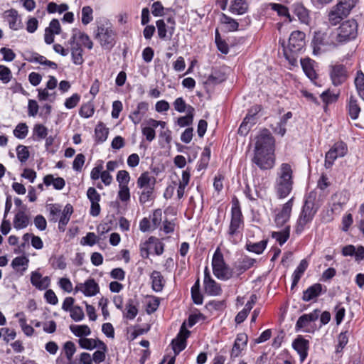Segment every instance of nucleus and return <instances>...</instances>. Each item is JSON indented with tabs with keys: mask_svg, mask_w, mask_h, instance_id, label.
Listing matches in <instances>:
<instances>
[{
	"mask_svg": "<svg viewBox=\"0 0 364 364\" xmlns=\"http://www.w3.org/2000/svg\"><path fill=\"white\" fill-rule=\"evenodd\" d=\"M71 332L77 337L80 338L82 336H87L90 335V328L87 325H71L70 326Z\"/></svg>",
	"mask_w": 364,
	"mask_h": 364,
	"instance_id": "4c0bfd02",
	"label": "nucleus"
},
{
	"mask_svg": "<svg viewBox=\"0 0 364 364\" xmlns=\"http://www.w3.org/2000/svg\"><path fill=\"white\" fill-rule=\"evenodd\" d=\"M12 78V73L11 70L3 65H0V80L3 83L6 84L11 81Z\"/></svg>",
	"mask_w": 364,
	"mask_h": 364,
	"instance_id": "052dcab7",
	"label": "nucleus"
},
{
	"mask_svg": "<svg viewBox=\"0 0 364 364\" xmlns=\"http://www.w3.org/2000/svg\"><path fill=\"white\" fill-rule=\"evenodd\" d=\"M73 213V208L70 204H67L60 216L58 223V229L60 232H64L65 230V226L68 223L70 216Z\"/></svg>",
	"mask_w": 364,
	"mask_h": 364,
	"instance_id": "393cba45",
	"label": "nucleus"
},
{
	"mask_svg": "<svg viewBox=\"0 0 364 364\" xmlns=\"http://www.w3.org/2000/svg\"><path fill=\"white\" fill-rule=\"evenodd\" d=\"M188 105H187L183 97H178L173 102L174 109L178 112H188Z\"/></svg>",
	"mask_w": 364,
	"mask_h": 364,
	"instance_id": "774afa93",
	"label": "nucleus"
},
{
	"mask_svg": "<svg viewBox=\"0 0 364 364\" xmlns=\"http://www.w3.org/2000/svg\"><path fill=\"white\" fill-rule=\"evenodd\" d=\"M38 97L40 100H49L53 102L55 99V92L50 93L46 88L38 89Z\"/></svg>",
	"mask_w": 364,
	"mask_h": 364,
	"instance_id": "338daca9",
	"label": "nucleus"
},
{
	"mask_svg": "<svg viewBox=\"0 0 364 364\" xmlns=\"http://www.w3.org/2000/svg\"><path fill=\"white\" fill-rule=\"evenodd\" d=\"M245 194L250 200H256L259 198H262V190L255 187L252 190L249 185H247L245 189Z\"/></svg>",
	"mask_w": 364,
	"mask_h": 364,
	"instance_id": "09e8293b",
	"label": "nucleus"
},
{
	"mask_svg": "<svg viewBox=\"0 0 364 364\" xmlns=\"http://www.w3.org/2000/svg\"><path fill=\"white\" fill-rule=\"evenodd\" d=\"M94 37L103 49L109 50L116 43L117 33L109 23H101L97 26Z\"/></svg>",
	"mask_w": 364,
	"mask_h": 364,
	"instance_id": "39448f33",
	"label": "nucleus"
},
{
	"mask_svg": "<svg viewBox=\"0 0 364 364\" xmlns=\"http://www.w3.org/2000/svg\"><path fill=\"white\" fill-rule=\"evenodd\" d=\"M190 335V331L185 327V323L181 327L177 336L172 340L171 346L174 351L175 356L178 355L186 347V339Z\"/></svg>",
	"mask_w": 364,
	"mask_h": 364,
	"instance_id": "ddd939ff",
	"label": "nucleus"
},
{
	"mask_svg": "<svg viewBox=\"0 0 364 364\" xmlns=\"http://www.w3.org/2000/svg\"><path fill=\"white\" fill-rule=\"evenodd\" d=\"M275 140L270 132L262 129L255 137V143L253 151H264L274 153Z\"/></svg>",
	"mask_w": 364,
	"mask_h": 364,
	"instance_id": "6e6552de",
	"label": "nucleus"
},
{
	"mask_svg": "<svg viewBox=\"0 0 364 364\" xmlns=\"http://www.w3.org/2000/svg\"><path fill=\"white\" fill-rule=\"evenodd\" d=\"M346 16V15L341 14V11L334 6L328 14V21L332 26H336Z\"/></svg>",
	"mask_w": 364,
	"mask_h": 364,
	"instance_id": "49530a36",
	"label": "nucleus"
},
{
	"mask_svg": "<svg viewBox=\"0 0 364 364\" xmlns=\"http://www.w3.org/2000/svg\"><path fill=\"white\" fill-rule=\"evenodd\" d=\"M354 84L358 95L364 100V73L362 71L357 72Z\"/></svg>",
	"mask_w": 364,
	"mask_h": 364,
	"instance_id": "58836bf2",
	"label": "nucleus"
},
{
	"mask_svg": "<svg viewBox=\"0 0 364 364\" xmlns=\"http://www.w3.org/2000/svg\"><path fill=\"white\" fill-rule=\"evenodd\" d=\"M275 161L274 153L264 151H253L251 159L252 163L263 171L272 169L274 166Z\"/></svg>",
	"mask_w": 364,
	"mask_h": 364,
	"instance_id": "1a4fd4ad",
	"label": "nucleus"
},
{
	"mask_svg": "<svg viewBox=\"0 0 364 364\" xmlns=\"http://www.w3.org/2000/svg\"><path fill=\"white\" fill-rule=\"evenodd\" d=\"M116 179L119 183V186H122L123 185L128 186V183L130 181V176L128 171L125 170H121L118 171Z\"/></svg>",
	"mask_w": 364,
	"mask_h": 364,
	"instance_id": "e2e57ef3",
	"label": "nucleus"
},
{
	"mask_svg": "<svg viewBox=\"0 0 364 364\" xmlns=\"http://www.w3.org/2000/svg\"><path fill=\"white\" fill-rule=\"evenodd\" d=\"M16 154L18 159L21 163H25L29 158V151L28 147L23 145H18L16 147Z\"/></svg>",
	"mask_w": 364,
	"mask_h": 364,
	"instance_id": "5fc2aeb1",
	"label": "nucleus"
},
{
	"mask_svg": "<svg viewBox=\"0 0 364 364\" xmlns=\"http://www.w3.org/2000/svg\"><path fill=\"white\" fill-rule=\"evenodd\" d=\"M212 266L214 275L219 279L228 280L232 277V270L225 262L223 254L218 249L213 255Z\"/></svg>",
	"mask_w": 364,
	"mask_h": 364,
	"instance_id": "0eeeda50",
	"label": "nucleus"
},
{
	"mask_svg": "<svg viewBox=\"0 0 364 364\" xmlns=\"http://www.w3.org/2000/svg\"><path fill=\"white\" fill-rule=\"evenodd\" d=\"M308 262L306 259H302L296 269L294 270L292 274V284H291V289H294L299 282L301 277L304 274V272L306 270L308 267Z\"/></svg>",
	"mask_w": 364,
	"mask_h": 364,
	"instance_id": "a878e982",
	"label": "nucleus"
},
{
	"mask_svg": "<svg viewBox=\"0 0 364 364\" xmlns=\"http://www.w3.org/2000/svg\"><path fill=\"white\" fill-rule=\"evenodd\" d=\"M77 291L82 292L85 296H93L100 291V287L94 279L90 278L75 286V292Z\"/></svg>",
	"mask_w": 364,
	"mask_h": 364,
	"instance_id": "4468645a",
	"label": "nucleus"
},
{
	"mask_svg": "<svg viewBox=\"0 0 364 364\" xmlns=\"http://www.w3.org/2000/svg\"><path fill=\"white\" fill-rule=\"evenodd\" d=\"M355 4L356 0H341L336 6L341 14L348 16Z\"/></svg>",
	"mask_w": 364,
	"mask_h": 364,
	"instance_id": "a19ab883",
	"label": "nucleus"
},
{
	"mask_svg": "<svg viewBox=\"0 0 364 364\" xmlns=\"http://www.w3.org/2000/svg\"><path fill=\"white\" fill-rule=\"evenodd\" d=\"M70 313L72 319L76 322L82 321L85 317L83 310L79 306H74Z\"/></svg>",
	"mask_w": 364,
	"mask_h": 364,
	"instance_id": "0e129e2a",
	"label": "nucleus"
},
{
	"mask_svg": "<svg viewBox=\"0 0 364 364\" xmlns=\"http://www.w3.org/2000/svg\"><path fill=\"white\" fill-rule=\"evenodd\" d=\"M93 20V10L90 6H85L82 9V23L87 25Z\"/></svg>",
	"mask_w": 364,
	"mask_h": 364,
	"instance_id": "603ef678",
	"label": "nucleus"
},
{
	"mask_svg": "<svg viewBox=\"0 0 364 364\" xmlns=\"http://www.w3.org/2000/svg\"><path fill=\"white\" fill-rule=\"evenodd\" d=\"M50 263L54 269H65L67 267L65 259L63 255L55 257L50 259Z\"/></svg>",
	"mask_w": 364,
	"mask_h": 364,
	"instance_id": "680f3d73",
	"label": "nucleus"
},
{
	"mask_svg": "<svg viewBox=\"0 0 364 364\" xmlns=\"http://www.w3.org/2000/svg\"><path fill=\"white\" fill-rule=\"evenodd\" d=\"M294 14L297 16L301 23L309 25L311 21L309 11L301 4H294L292 6Z\"/></svg>",
	"mask_w": 364,
	"mask_h": 364,
	"instance_id": "aec40b11",
	"label": "nucleus"
},
{
	"mask_svg": "<svg viewBox=\"0 0 364 364\" xmlns=\"http://www.w3.org/2000/svg\"><path fill=\"white\" fill-rule=\"evenodd\" d=\"M29 223V218L24 211L19 210L14 218V227L16 230L26 228Z\"/></svg>",
	"mask_w": 364,
	"mask_h": 364,
	"instance_id": "c85d7f7f",
	"label": "nucleus"
},
{
	"mask_svg": "<svg viewBox=\"0 0 364 364\" xmlns=\"http://www.w3.org/2000/svg\"><path fill=\"white\" fill-rule=\"evenodd\" d=\"M330 77L335 86L342 85L348 77V72L343 64H335L330 67Z\"/></svg>",
	"mask_w": 364,
	"mask_h": 364,
	"instance_id": "f8f14e48",
	"label": "nucleus"
},
{
	"mask_svg": "<svg viewBox=\"0 0 364 364\" xmlns=\"http://www.w3.org/2000/svg\"><path fill=\"white\" fill-rule=\"evenodd\" d=\"M28 132V126L25 123L18 124L14 130V134L18 139H24Z\"/></svg>",
	"mask_w": 364,
	"mask_h": 364,
	"instance_id": "6e6d98bb",
	"label": "nucleus"
},
{
	"mask_svg": "<svg viewBox=\"0 0 364 364\" xmlns=\"http://www.w3.org/2000/svg\"><path fill=\"white\" fill-rule=\"evenodd\" d=\"M267 244V240H262L258 242H247L246 249L249 252H252L256 254H261L263 252L264 250L266 248Z\"/></svg>",
	"mask_w": 364,
	"mask_h": 364,
	"instance_id": "c03bdc74",
	"label": "nucleus"
},
{
	"mask_svg": "<svg viewBox=\"0 0 364 364\" xmlns=\"http://www.w3.org/2000/svg\"><path fill=\"white\" fill-rule=\"evenodd\" d=\"M194 111V108L188 105L187 114L178 119V124L181 127L191 124L193 120Z\"/></svg>",
	"mask_w": 364,
	"mask_h": 364,
	"instance_id": "37998d69",
	"label": "nucleus"
},
{
	"mask_svg": "<svg viewBox=\"0 0 364 364\" xmlns=\"http://www.w3.org/2000/svg\"><path fill=\"white\" fill-rule=\"evenodd\" d=\"M301 67L306 75V76L313 80L316 78V74L313 68V61L309 58H304L301 60Z\"/></svg>",
	"mask_w": 364,
	"mask_h": 364,
	"instance_id": "e433bc0d",
	"label": "nucleus"
},
{
	"mask_svg": "<svg viewBox=\"0 0 364 364\" xmlns=\"http://www.w3.org/2000/svg\"><path fill=\"white\" fill-rule=\"evenodd\" d=\"M294 197L291 198L282 206L280 212L275 216V223L277 226H283L290 218L294 204Z\"/></svg>",
	"mask_w": 364,
	"mask_h": 364,
	"instance_id": "dca6fc26",
	"label": "nucleus"
},
{
	"mask_svg": "<svg viewBox=\"0 0 364 364\" xmlns=\"http://www.w3.org/2000/svg\"><path fill=\"white\" fill-rule=\"evenodd\" d=\"M204 289L208 295L218 296L222 292L220 285L213 279L204 281Z\"/></svg>",
	"mask_w": 364,
	"mask_h": 364,
	"instance_id": "7c9ffc66",
	"label": "nucleus"
},
{
	"mask_svg": "<svg viewBox=\"0 0 364 364\" xmlns=\"http://www.w3.org/2000/svg\"><path fill=\"white\" fill-rule=\"evenodd\" d=\"M33 136L36 140H41L46 138L48 135V129L41 124H35L33 129Z\"/></svg>",
	"mask_w": 364,
	"mask_h": 364,
	"instance_id": "de8ad7c7",
	"label": "nucleus"
},
{
	"mask_svg": "<svg viewBox=\"0 0 364 364\" xmlns=\"http://www.w3.org/2000/svg\"><path fill=\"white\" fill-rule=\"evenodd\" d=\"M94 107L92 104L88 102L83 104L80 110H79V114L85 118H89L92 117L94 114Z\"/></svg>",
	"mask_w": 364,
	"mask_h": 364,
	"instance_id": "4d7b16f0",
	"label": "nucleus"
},
{
	"mask_svg": "<svg viewBox=\"0 0 364 364\" xmlns=\"http://www.w3.org/2000/svg\"><path fill=\"white\" fill-rule=\"evenodd\" d=\"M348 342V332H341L338 336V345L336 352L341 353Z\"/></svg>",
	"mask_w": 364,
	"mask_h": 364,
	"instance_id": "bf43d9fd",
	"label": "nucleus"
},
{
	"mask_svg": "<svg viewBox=\"0 0 364 364\" xmlns=\"http://www.w3.org/2000/svg\"><path fill=\"white\" fill-rule=\"evenodd\" d=\"M337 43L335 33L332 29L327 28L324 31H315L311 41L313 53L318 55L330 47H335Z\"/></svg>",
	"mask_w": 364,
	"mask_h": 364,
	"instance_id": "7ed1b4c3",
	"label": "nucleus"
},
{
	"mask_svg": "<svg viewBox=\"0 0 364 364\" xmlns=\"http://www.w3.org/2000/svg\"><path fill=\"white\" fill-rule=\"evenodd\" d=\"M243 225V218L238 201L232 205L231 209V220L228 234L233 236L237 234L239 229Z\"/></svg>",
	"mask_w": 364,
	"mask_h": 364,
	"instance_id": "9b49d317",
	"label": "nucleus"
},
{
	"mask_svg": "<svg viewBox=\"0 0 364 364\" xmlns=\"http://www.w3.org/2000/svg\"><path fill=\"white\" fill-rule=\"evenodd\" d=\"M148 104L145 102H141L137 105L135 110L132 112L129 117L135 124H138L148 111Z\"/></svg>",
	"mask_w": 364,
	"mask_h": 364,
	"instance_id": "6ab92c4d",
	"label": "nucleus"
},
{
	"mask_svg": "<svg viewBox=\"0 0 364 364\" xmlns=\"http://www.w3.org/2000/svg\"><path fill=\"white\" fill-rule=\"evenodd\" d=\"M294 179L291 166L282 163L277 172L274 182V191L279 198L287 197L293 189Z\"/></svg>",
	"mask_w": 364,
	"mask_h": 364,
	"instance_id": "f03ea898",
	"label": "nucleus"
},
{
	"mask_svg": "<svg viewBox=\"0 0 364 364\" xmlns=\"http://www.w3.org/2000/svg\"><path fill=\"white\" fill-rule=\"evenodd\" d=\"M8 15L6 20L9 24V27L14 30H18L20 27L21 21L18 15V12L15 9H10L6 11Z\"/></svg>",
	"mask_w": 364,
	"mask_h": 364,
	"instance_id": "f704fd0d",
	"label": "nucleus"
},
{
	"mask_svg": "<svg viewBox=\"0 0 364 364\" xmlns=\"http://www.w3.org/2000/svg\"><path fill=\"white\" fill-rule=\"evenodd\" d=\"M49 279L48 277L42 278V275L37 271L33 272L31 277L32 285L38 289H45L48 286Z\"/></svg>",
	"mask_w": 364,
	"mask_h": 364,
	"instance_id": "5701e85b",
	"label": "nucleus"
},
{
	"mask_svg": "<svg viewBox=\"0 0 364 364\" xmlns=\"http://www.w3.org/2000/svg\"><path fill=\"white\" fill-rule=\"evenodd\" d=\"M15 316L19 317L18 322L25 335L27 336H31L34 333V329L31 326L26 323V319L25 318L24 314L23 312H18L15 314Z\"/></svg>",
	"mask_w": 364,
	"mask_h": 364,
	"instance_id": "ea45409f",
	"label": "nucleus"
},
{
	"mask_svg": "<svg viewBox=\"0 0 364 364\" xmlns=\"http://www.w3.org/2000/svg\"><path fill=\"white\" fill-rule=\"evenodd\" d=\"M248 10L247 0H231L229 11L232 14L242 15Z\"/></svg>",
	"mask_w": 364,
	"mask_h": 364,
	"instance_id": "4be33fe9",
	"label": "nucleus"
},
{
	"mask_svg": "<svg viewBox=\"0 0 364 364\" xmlns=\"http://www.w3.org/2000/svg\"><path fill=\"white\" fill-rule=\"evenodd\" d=\"M347 110L348 115L352 119H356L358 117L360 112V107L358 100L355 97H350L347 104Z\"/></svg>",
	"mask_w": 364,
	"mask_h": 364,
	"instance_id": "bb28decb",
	"label": "nucleus"
},
{
	"mask_svg": "<svg viewBox=\"0 0 364 364\" xmlns=\"http://www.w3.org/2000/svg\"><path fill=\"white\" fill-rule=\"evenodd\" d=\"M43 183L47 186L53 185V188L56 190H62L65 186V181L63 178H54L51 174L44 176Z\"/></svg>",
	"mask_w": 364,
	"mask_h": 364,
	"instance_id": "2f4dec72",
	"label": "nucleus"
},
{
	"mask_svg": "<svg viewBox=\"0 0 364 364\" xmlns=\"http://www.w3.org/2000/svg\"><path fill=\"white\" fill-rule=\"evenodd\" d=\"M63 350L68 362H70L73 359L74 353L76 351V348L74 343L72 341L65 342L63 346Z\"/></svg>",
	"mask_w": 364,
	"mask_h": 364,
	"instance_id": "13d9d810",
	"label": "nucleus"
},
{
	"mask_svg": "<svg viewBox=\"0 0 364 364\" xmlns=\"http://www.w3.org/2000/svg\"><path fill=\"white\" fill-rule=\"evenodd\" d=\"M155 127L151 125V119L144 121L141 124V133L146 137V139L151 142L156 137Z\"/></svg>",
	"mask_w": 364,
	"mask_h": 364,
	"instance_id": "473e14b6",
	"label": "nucleus"
},
{
	"mask_svg": "<svg viewBox=\"0 0 364 364\" xmlns=\"http://www.w3.org/2000/svg\"><path fill=\"white\" fill-rule=\"evenodd\" d=\"M348 151L347 145L343 141H338L333 144L330 150L326 154L325 166L329 168L332 166L334 161L338 157L344 156Z\"/></svg>",
	"mask_w": 364,
	"mask_h": 364,
	"instance_id": "9d476101",
	"label": "nucleus"
},
{
	"mask_svg": "<svg viewBox=\"0 0 364 364\" xmlns=\"http://www.w3.org/2000/svg\"><path fill=\"white\" fill-rule=\"evenodd\" d=\"M78 343L82 348L87 350H92L96 348L95 339L81 338L78 341Z\"/></svg>",
	"mask_w": 364,
	"mask_h": 364,
	"instance_id": "69168bd1",
	"label": "nucleus"
},
{
	"mask_svg": "<svg viewBox=\"0 0 364 364\" xmlns=\"http://www.w3.org/2000/svg\"><path fill=\"white\" fill-rule=\"evenodd\" d=\"M220 22L223 24H225L227 26V29L228 31H235L238 29L239 23L237 22V21L225 14H221Z\"/></svg>",
	"mask_w": 364,
	"mask_h": 364,
	"instance_id": "a18cd8bd",
	"label": "nucleus"
},
{
	"mask_svg": "<svg viewBox=\"0 0 364 364\" xmlns=\"http://www.w3.org/2000/svg\"><path fill=\"white\" fill-rule=\"evenodd\" d=\"M74 35L75 36V40L78 38L85 47L89 50H91L93 48V43L87 34L81 32L77 28H73L72 31V36Z\"/></svg>",
	"mask_w": 364,
	"mask_h": 364,
	"instance_id": "72a5a7b5",
	"label": "nucleus"
},
{
	"mask_svg": "<svg viewBox=\"0 0 364 364\" xmlns=\"http://www.w3.org/2000/svg\"><path fill=\"white\" fill-rule=\"evenodd\" d=\"M319 208V200L316 191H311L306 195L304 205L295 225L294 232L296 235H301L306 227L312 222Z\"/></svg>",
	"mask_w": 364,
	"mask_h": 364,
	"instance_id": "f257e3e1",
	"label": "nucleus"
},
{
	"mask_svg": "<svg viewBox=\"0 0 364 364\" xmlns=\"http://www.w3.org/2000/svg\"><path fill=\"white\" fill-rule=\"evenodd\" d=\"M255 262L256 260L255 259L245 257L241 261L238 262L236 268L237 270L243 272L252 267Z\"/></svg>",
	"mask_w": 364,
	"mask_h": 364,
	"instance_id": "3c124183",
	"label": "nucleus"
},
{
	"mask_svg": "<svg viewBox=\"0 0 364 364\" xmlns=\"http://www.w3.org/2000/svg\"><path fill=\"white\" fill-rule=\"evenodd\" d=\"M358 23L354 19L343 21L335 33L337 43H343L355 39L358 35Z\"/></svg>",
	"mask_w": 364,
	"mask_h": 364,
	"instance_id": "423d86ee",
	"label": "nucleus"
},
{
	"mask_svg": "<svg viewBox=\"0 0 364 364\" xmlns=\"http://www.w3.org/2000/svg\"><path fill=\"white\" fill-rule=\"evenodd\" d=\"M155 183L156 178L154 176H150L149 173L147 171L142 173L136 181L137 186L139 188L154 187Z\"/></svg>",
	"mask_w": 364,
	"mask_h": 364,
	"instance_id": "c756f323",
	"label": "nucleus"
},
{
	"mask_svg": "<svg viewBox=\"0 0 364 364\" xmlns=\"http://www.w3.org/2000/svg\"><path fill=\"white\" fill-rule=\"evenodd\" d=\"M137 301L133 299H129L125 305V309L123 312L124 318L129 320H133L138 314Z\"/></svg>",
	"mask_w": 364,
	"mask_h": 364,
	"instance_id": "b1692460",
	"label": "nucleus"
},
{
	"mask_svg": "<svg viewBox=\"0 0 364 364\" xmlns=\"http://www.w3.org/2000/svg\"><path fill=\"white\" fill-rule=\"evenodd\" d=\"M292 347L299 353L301 362H303L308 355L309 348V341L304 338L301 336H299L293 341Z\"/></svg>",
	"mask_w": 364,
	"mask_h": 364,
	"instance_id": "a211bd4d",
	"label": "nucleus"
},
{
	"mask_svg": "<svg viewBox=\"0 0 364 364\" xmlns=\"http://www.w3.org/2000/svg\"><path fill=\"white\" fill-rule=\"evenodd\" d=\"M151 287L156 292H160L164 287V277L159 271H153L151 274Z\"/></svg>",
	"mask_w": 364,
	"mask_h": 364,
	"instance_id": "cd10ccee",
	"label": "nucleus"
},
{
	"mask_svg": "<svg viewBox=\"0 0 364 364\" xmlns=\"http://www.w3.org/2000/svg\"><path fill=\"white\" fill-rule=\"evenodd\" d=\"M70 46L71 57L75 65H82L84 62L83 50L78 42L75 41V36H71L68 41Z\"/></svg>",
	"mask_w": 364,
	"mask_h": 364,
	"instance_id": "f3484780",
	"label": "nucleus"
},
{
	"mask_svg": "<svg viewBox=\"0 0 364 364\" xmlns=\"http://www.w3.org/2000/svg\"><path fill=\"white\" fill-rule=\"evenodd\" d=\"M156 241V237L151 236L147 240L140 245V254L143 258H148L149 248L151 243Z\"/></svg>",
	"mask_w": 364,
	"mask_h": 364,
	"instance_id": "8fccbe9b",
	"label": "nucleus"
},
{
	"mask_svg": "<svg viewBox=\"0 0 364 364\" xmlns=\"http://www.w3.org/2000/svg\"><path fill=\"white\" fill-rule=\"evenodd\" d=\"M109 134V130L102 123H100L95 128V140L98 143H102L106 141Z\"/></svg>",
	"mask_w": 364,
	"mask_h": 364,
	"instance_id": "79ce46f5",
	"label": "nucleus"
},
{
	"mask_svg": "<svg viewBox=\"0 0 364 364\" xmlns=\"http://www.w3.org/2000/svg\"><path fill=\"white\" fill-rule=\"evenodd\" d=\"M290 235V226H287L282 231L278 232H272V237L275 239L277 242L282 246L289 239Z\"/></svg>",
	"mask_w": 364,
	"mask_h": 364,
	"instance_id": "c9c22d12",
	"label": "nucleus"
},
{
	"mask_svg": "<svg viewBox=\"0 0 364 364\" xmlns=\"http://www.w3.org/2000/svg\"><path fill=\"white\" fill-rule=\"evenodd\" d=\"M29 260L25 256L21 257H17L14 258L11 262V266L14 269L18 271L19 267L21 266H26L22 269V272H24L26 269V267L28 266Z\"/></svg>",
	"mask_w": 364,
	"mask_h": 364,
	"instance_id": "864d4df0",
	"label": "nucleus"
},
{
	"mask_svg": "<svg viewBox=\"0 0 364 364\" xmlns=\"http://www.w3.org/2000/svg\"><path fill=\"white\" fill-rule=\"evenodd\" d=\"M321 311L319 309H315L309 314H305L299 317L296 325L295 331L296 332L303 330L305 332H309L306 328L309 325L311 322L316 321L320 315Z\"/></svg>",
	"mask_w": 364,
	"mask_h": 364,
	"instance_id": "2eb2a0df",
	"label": "nucleus"
},
{
	"mask_svg": "<svg viewBox=\"0 0 364 364\" xmlns=\"http://www.w3.org/2000/svg\"><path fill=\"white\" fill-rule=\"evenodd\" d=\"M305 33L300 31H293L288 41V44L285 46L284 40H279V43L283 47L284 55L289 61L294 60V55L300 53L305 46Z\"/></svg>",
	"mask_w": 364,
	"mask_h": 364,
	"instance_id": "20e7f679",
	"label": "nucleus"
},
{
	"mask_svg": "<svg viewBox=\"0 0 364 364\" xmlns=\"http://www.w3.org/2000/svg\"><path fill=\"white\" fill-rule=\"evenodd\" d=\"M323 287L319 283H316L310 286L307 289L304 291L302 300L309 301L319 296L322 292Z\"/></svg>",
	"mask_w": 364,
	"mask_h": 364,
	"instance_id": "412c9836",
	"label": "nucleus"
}]
</instances>
